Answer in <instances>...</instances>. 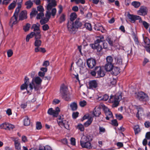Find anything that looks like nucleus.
<instances>
[{
	"label": "nucleus",
	"mask_w": 150,
	"mask_h": 150,
	"mask_svg": "<svg viewBox=\"0 0 150 150\" xmlns=\"http://www.w3.org/2000/svg\"><path fill=\"white\" fill-rule=\"evenodd\" d=\"M74 23V25L77 30L78 28L81 27L82 26V24L79 19H76Z\"/></svg>",
	"instance_id": "nucleus-22"
},
{
	"label": "nucleus",
	"mask_w": 150,
	"mask_h": 150,
	"mask_svg": "<svg viewBox=\"0 0 150 150\" xmlns=\"http://www.w3.org/2000/svg\"><path fill=\"white\" fill-rule=\"evenodd\" d=\"M56 5V4L55 0H53L51 3H49L47 6V10L50 11L53 8V7L55 6Z\"/></svg>",
	"instance_id": "nucleus-18"
},
{
	"label": "nucleus",
	"mask_w": 150,
	"mask_h": 150,
	"mask_svg": "<svg viewBox=\"0 0 150 150\" xmlns=\"http://www.w3.org/2000/svg\"><path fill=\"white\" fill-rule=\"evenodd\" d=\"M135 97L139 101L146 102L149 100L148 95L144 92L140 91L135 93Z\"/></svg>",
	"instance_id": "nucleus-4"
},
{
	"label": "nucleus",
	"mask_w": 150,
	"mask_h": 150,
	"mask_svg": "<svg viewBox=\"0 0 150 150\" xmlns=\"http://www.w3.org/2000/svg\"><path fill=\"white\" fill-rule=\"evenodd\" d=\"M50 11L47 10L45 14L46 18H48L49 20L50 18L51 15H52L53 17H54L57 12L56 9L55 8H53L52 9L51 13L50 12Z\"/></svg>",
	"instance_id": "nucleus-11"
},
{
	"label": "nucleus",
	"mask_w": 150,
	"mask_h": 150,
	"mask_svg": "<svg viewBox=\"0 0 150 150\" xmlns=\"http://www.w3.org/2000/svg\"><path fill=\"white\" fill-rule=\"evenodd\" d=\"M30 27V24L28 23L23 27V29L25 32L29 30Z\"/></svg>",
	"instance_id": "nucleus-50"
},
{
	"label": "nucleus",
	"mask_w": 150,
	"mask_h": 150,
	"mask_svg": "<svg viewBox=\"0 0 150 150\" xmlns=\"http://www.w3.org/2000/svg\"><path fill=\"white\" fill-rule=\"evenodd\" d=\"M33 27L34 28V31H35V33L36 32H40L39 27L36 24H33Z\"/></svg>",
	"instance_id": "nucleus-43"
},
{
	"label": "nucleus",
	"mask_w": 150,
	"mask_h": 150,
	"mask_svg": "<svg viewBox=\"0 0 150 150\" xmlns=\"http://www.w3.org/2000/svg\"><path fill=\"white\" fill-rule=\"evenodd\" d=\"M57 122L59 126H64L66 129H68L69 125L68 124V122L66 120H64L63 115L59 116L58 117Z\"/></svg>",
	"instance_id": "nucleus-6"
},
{
	"label": "nucleus",
	"mask_w": 150,
	"mask_h": 150,
	"mask_svg": "<svg viewBox=\"0 0 150 150\" xmlns=\"http://www.w3.org/2000/svg\"><path fill=\"white\" fill-rule=\"evenodd\" d=\"M138 13L140 15L145 16L147 14L146 8L144 7H141L138 11Z\"/></svg>",
	"instance_id": "nucleus-15"
},
{
	"label": "nucleus",
	"mask_w": 150,
	"mask_h": 150,
	"mask_svg": "<svg viewBox=\"0 0 150 150\" xmlns=\"http://www.w3.org/2000/svg\"><path fill=\"white\" fill-rule=\"evenodd\" d=\"M65 20V15L64 14H62L59 18V22L60 23L64 21Z\"/></svg>",
	"instance_id": "nucleus-40"
},
{
	"label": "nucleus",
	"mask_w": 150,
	"mask_h": 150,
	"mask_svg": "<svg viewBox=\"0 0 150 150\" xmlns=\"http://www.w3.org/2000/svg\"><path fill=\"white\" fill-rule=\"evenodd\" d=\"M77 128L81 131H83L84 129V128L83 125L81 124H79L77 126Z\"/></svg>",
	"instance_id": "nucleus-51"
},
{
	"label": "nucleus",
	"mask_w": 150,
	"mask_h": 150,
	"mask_svg": "<svg viewBox=\"0 0 150 150\" xmlns=\"http://www.w3.org/2000/svg\"><path fill=\"white\" fill-rule=\"evenodd\" d=\"M38 13V11H36V8H33L32 9L31 12L30 14V16L31 18H33L36 16Z\"/></svg>",
	"instance_id": "nucleus-24"
},
{
	"label": "nucleus",
	"mask_w": 150,
	"mask_h": 150,
	"mask_svg": "<svg viewBox=\"0 0 150 150\" xmlns=\"http://www.w3.org/2000/svg\"><path fill=\"white\" fill-rule=\"evenodd\" d=\"M144 41L146 45L148 46L150 44V40L147 37L144 38Z\"/></svg>",
	"instance_id": "nucleus-46"
},
{
	"label": "nucleus",
	"mask_w": 150,
	"mask_h": 150,
	"mask_svg": "<svg viewBox=\"0 0 150 150\" xmlns=\"http://www.w3.org/2000/svg\"><path fill=\"white\" fill-rule=\"evenodd\" d=\"M106 60L107 61L106 64H113V59L111 56H110L107 57L106 58Z\"/></svg>",
	"instance_id": "nucleus-31"
},
{
	"label": "nucleus",
	"mask_w": 150,
	"mask_h": 150,
	"mask_svg": "<svg viewBox=\"0 0 150 150\" xmlns=\"http://www.w3.org/2000/svg\"><path fill=\"white\" fill-rule=\"evenodd\" d=\"M27 18V13L26 11H22L20 13L19 17V19L23 20Z\"/></svg>",
	"instance_id": "nucleus-20"
},
{
	"label": "nucleus",
	"mask_w": 150,
	"mask_h": 150,
	"mask_svg": "<svg viewBox=\"0 0 150 150\" xmlns=\"http://www.w3.org/2000/svg\"><path fill=\"white\" fill-rule=\"evenodd\" d=\"M70 107L72 111H75L77 108V105L75 102H73L70 105Z\"/></svg>",
	"instance_id": "nucleus-26"
},
{
	"label": "nucleus",
	"mask_w": 150,
	"mask_h": 150,
	"mask_svg": "<svg viewBox=\"0 0 150 150\" xmlns=\"http://www.w3.org/2000/svg\"><path fill=\"white\" fill-rule=\"evenodd\" d=\"M94 29L96 30L100 31L102 32L103 27L99 23L96 24L95 25Z\"/></svg>",
	"instance_id": "nucleus-25"
},
{
	"label": "nucleus",
	"mask_w": 150,
	"mask_h": 150,
	"mask_svg": "<svg viewBox=\"0 0 150 150\" xmlns=\"http://www.w3.org/2000/svg\"><path fill=\"white\" fill-rule=\"evenodd\" d=\"M7 129L8 130H11L13 129L14 127V125L8 123Z\"/></svg>",
	"instance_id": "nucleus-54"
},
{
	"label": "nucleus",
	"mask_w": 150,
	"mask_h": 150,
	"mask_svg": "<svg viewBox=\"0 0 150 150\" xmlns=\"http://www.w3.org/2000/svg\"><path fill=\"white\" fill-rule=\"evenodd\" d=\"M14 145L16 149L17 150H21V146L19 141L17 139L14 140Z\"/></svg>",
	"instance_id": "nucleus-21"
},
{
	"label": "nucleus",
	"mask_w": 150,
	"mask_h": 150,
	"mask_svg": "<svg viewBox=\"0 0 150 150\" xmlns=\"http://www.w3.org/2000/svg\"><path fill=\"white\" fill-rule=\"evenodd\" d=\"M132 4L135 8H137L140 6V3L139 2L134 1L132 2Z\"/></svg>",
	"instance_id": "nucleus-37"
},
{
	"label": "nucleus",
	"mask_w": 150,
	"mask_h": 150,
	"mask_svg": "<svg viewBox=\"0 0 150 150\" xmlns=\"http://www.w3.org/2000/svg\"><path fill=\"white\" fill-rule=\"evenodd\" d=\"M117 81L116 79L113 78L110 79V86L111 85H115Z\"/></svg>",
	"instance_id": "nucleus-48"
},
{
	"label": "nucleus",
	"mask_w": 150,
	"mask_h": 150,
	"mask_svg": "<svg viewBox=\"0 0 150 150\" xmlns=\"http://www.w3.org/2000/svg\"><path fill=\"white\" fill-rule=\"evenodd\" d=\"M17 0H14L13 2L11 3L8 7L9 10H11L13 9L16 6V3Z\"/></svg>",
	"instance_id": "nucleus-30"
},
{
	"label": "nucleus",
	"mask_w": 150,
	"mask_h": 150,
	"mask_svg": "<svg viewBox=\"0 0 150 150\" xmlns=\"http://www.w3.org/2000/svg\"><path fill=\"white\" fill-rule=\"evenodd\" d=\"M7 123H5L1 125V128H3L4 129H7Z\"/></svg>",
	"instance_id": "nucleus-63"
},
{
	"label": "nucleus",
	"mask_w": 150,
	"mask_h": 150,
	"mask_svg": "<svg viewBox=\"0 0 150 150\" xmlns=\"http://www.w3.org/2000/svg\"><path fill=\"white\" fill-rule=\"evenodd\" d=\"M101 109L99 107L97 108H95L93 111V114L95 116L98 117L101 114Z\"/></svg>",
	"instance_id": "nucleus-17"
},
{
	"label": "nucleus",
	"mask_w": 150,
	"mask_h": 150,
	"mask_svg": "<svg viewBox=\"0 0 150 150\" xmlns=\"http://www.w3.org/2000/svg\"><path fill=\"white\" fill-rule=\"evenodd\" d=\"M20 9L16 8L13 16L12 17L10 21V23L13 24H16L17 22L18 16Z\"/></svg>",
	"instance_id": "nucleus-8"
},
{
	"label": "nucleus",
	"mask_w": 150,
	"mask_h": 150,
	"mask_svg": "<svg viewBox=\"0 0 150 150\" xmlns=\"http://www.w3.org/2000/svg\"><path fill=\"white\" fill-rule=\"evenodd\" d=\"M109 98L108 96L106 94L104 95L102 98H101V100L104 101H106Z\"/></svg>",
	"instance_id": "nucleus-58"
},
{
	"label": "nucleus",
	"mask_w": 150,
	"mask_h": 150,
	"mask_svg": "<svg viewBox=\"0 0 150 150\" xmlns=\"http://www.w3.org/2000/svg\"><path fill=\"white\" fill-rule=\"evenodd\" d=\"M40 32H36L35 33L34 35L35 40H39L41 37V35L40 34Z\"/></svg>",
	"instance_id": "nucleus-38"
},
{
	"label": "nucleus",
	"mask_w": 150,
	"mask_h": 150,
	"mask_svg": "<svg viewBox=\"0 0 150 150\" xmlns=\"http://www.w3.org/2000/svg\"><path fill=\"white\" fill-rule=\"evenodd\" d=\"M42 41L40 40H35L34 43V45L37 47H39L41 45Z\"/></svg>",
	"instance_id": "nucleus-36"
},
{
	"label": "nucleus",
	"mask_w": 150,
	"mask_h": 150,
	"mask_svg": "<svg viewBox=\"0 0 150 150\" xmlns=\"http://www.w3.org/2000/svg\"><path fill=\"white\" fill-rule=\"evenodd\" d=\"M34 34H35V32H32L30 34L28 35L26 38V41L27 42H28L29 41V39L34 36Z\"/></svg>",
	"instance_id": "nucleus-27"
},
{
	"label": "nucleus",
	"mask_w": 150,
	"mask_h": 150,
	"mask_svg": "<svg viewBox=\"0 0 150 150\" xmlns=\"http://www.w3.org/2000/svg\"><path fill=\"white\" fill-rule=\"evenodd\" d=\"M42 27L43 30L44 31H46L48 30L49 28V25L47 24L43 25Z\"/></svg>",
	"instance_id": "nucleus-52"
},
{
	"label": "nucleus",
	"mask_w": 150,
	"mask_h": 150,
	"mask_svg": "<svg viewBox=\"0 0 150 150\" xmlns=\"http://www.w3.org/2000/svg\"><path fill=\"white\" fill-rule=\"evenodd\" d=\"M44 14L43 13H38V12L36 18L37 19H40L44 17Z\"/></svg>",
	"instance_id": "nucleus-35"
},
{
	"label": "nucleus",
	"mask_w": 150,
	"mask_h": 150,
	"mask_svg": "<svg viewBox=\"0 0 150 150\" xmlns=\"http://www.w3.org/2000/svg\"><path fill=\"white\" fill-rule=\"evenodd\" d=\"M76 64L77 65L81 68H83V66H84L85 63H83L82 60L81 59H79L77 62Z\"/></svg>",
	"instance_id": "nucleus-32"
},
{
	"label": "nucleus",
	"mask_w": 150,
	"mask_h": 150,
	"mask_svg": "<svg viewBox=\"0 0 150 150\" xmlns=\"http://www.w3.org/2000/svg\"><path fill=\"white\" fill-rule=\"evenodd\" d=\"M136 108L137 110V117L139 116V115L142 116L144 114V110L140 106L135 105Z\"/></svg>",
	"instance_id": "nucleus-16"
},
{
	"label": "nucleus",
	"mask_w": 150,
	"mask_h": 150,
	"mask_svg": "<svg viewBox=\"0 0 150 150\" xmlns=\"http://www.w3.org/2000/svg\"><path fill=\"white\" fill-rule=\"evenodd\" d=\"M127 16L128 18L131 21L132 23H134L135 21L137 20L140 19V21L142 20L140 17L138 16L134 15L129 14Z\"/></svg>",
	"instance_id": "nucleus-14"
},
{
	"label": "nucleus",
	"mask_w": 150,
	"mask_h": 150,
	"mask_svg": "<svg viewBox=\"0 0 150 150\" xmlns=\"http://www.w3.org/2000/svg\"><path fill=\"white\" fill-rule=\"evenodd\" d=\"M142 24L144 27L146 29H147L149 26V24L145 21H143L142 22Z\"/></svg>",
	"instance_id": "nucleus-60"
},
{
	"label": "nucleus",
	"mask_w": 150,
	"mask_h": 150,
	"mask_svg": "<svg viewBox=\"0 0 150 150\" xmlns=\"http://www.w3.org/2000/svg\"><path fill=\"white\" fill-rule=\"evenodd\" d=\"M38 11L39 12L43 13L44 11V9L43 7L41 5H39L37 7Z\"/></svg>",
	"instance_id": "nucleus-45"
},
{
	"label": "nucleus",
	"mask_w": 150,
	"mask_h": 150,
	"mask_svg": "<svg viewBox=\"0 0 150 150\" xmlns=\"http://www.w3.org/2000/svg\"><path fill=\"white\" fill-rule=\"evenodd\" d=\"M92 120L91 119H90L87 121L85 122L84 124V125L85 127H87L90 125L92 122Z\"/></svg>",
	"instance_id": "nucleus-49"
},
{
	"label": "nucleus",
	"mask_w": 150,
	"mask_h": 150,
	"mask_svg": "<svg viewBox=\"0 0 150 150\" xmlns=\"http://www.w3.org/2000/svg\"><path fill=\"white\" fill-rule=\"evenodd\" d=\"M86 104V101L84 100L81 101L79 102V105L83 107Z\"/></svg>",
	"instance_id": "nucleus-55"
},
{
	"label": "nucleus",
	"mask_w": 150,
	"mask_h": 150,
	"mask_svg": "<svg viewBox=\"0 0 150 150\" xmlns=\"http://www.w3.org/2000/svg\"><path fill=\"white\" fill-rule=\"evenodd\" d=\"M34 81L37 84H40L42 81V80L39 77H36Z\"/></svg>",
	"instance_id": "nucleus-41"
},
{
	"label": "nucleus",
	"mask_w": 150,
	"mask_h": 150,
	"mask_svg": "<svg viewBox=\"0 0 150 150\" xmlns=\"http://www.w3.org/2000/svg\"><path fill=\"white\" fill-rule=\"evenodd\" d=\"M89 88L92 89L96 88L98 86V81L95 80L90 81L89 82Z\"/></svg>",
	"instance_id": "nucleus-12"
},
{
	"label": "nucleus",
	"mask_w": 150,
	"mask_h": 150,
	"mask_svg": "<svg viewBox=\"0 0 150 150\" xmlns=\"http://www.w3.org/2000/svg\"><path fill=\"white\" fill-rule=\"evenodd\" d=\"M134 129L135 134H138L141 131V129L139 128V127L138 125H137L134 126Z\"/></svg>",
	"instance_id": "nucleus-28"
},
{
	"label": "nucleus",
	"mask_w": 150,
	"mask_h": 150,
	"mask_svg": "<svg viewBox=\"0 0 150 150\" xmlns=\"http://www.w3.org/2000/svg\"><path fill=\"white\" fill-rule=\"evenodd\" d=\"M60 93L63 98L66 100L69 101L71 100L70 95L68 91V88L65 85L62 84L60 89Z\"/></svg>",
	"instance_id": "nucleus-3"
},
{
	"label": "nucleus",
	"mask_w": 150,
	"mask_h": 150,
	"mask_svg": "<svg viewBox=\"0 0 150 150\" xmlns=\"http://www.w3.org/2000/svg\"><path fill=\"white\" fill-rule=\"evenodd\" d=\"M49 20L46 18H42L40 20V22L41 25H44L47 23Z\"/></svg>",
	"instance_id": "nucleus-39"
},
{
	"label": "nucleus",
	"mask_w": 150,
	"mask_h": 150,
	"mask_svg": "<svg viewBox=\"0 0 150 150\" xmlns=\"http://www.w3.org/2000/svg\"><path fill=\"white\" fill-rule=\"evenodd\" d=\"M42 127L41 123L40 122H37L36 125V128L37 129H40Z\"/></svg>",
	"instance_id": "nucleus-53"
},
{
	"label": "nucleus",
	"mask_w": 150,
	"mask_h": 150,
	"mask_svg": "<svg viewBox=\"0 0 150 150\" xmlns=\"http://www.w3.org/2000/svg\"><path fill=\"white\" fill-rule=\"evenodd\" d=\"M111 70V73L113 75H117L120 73L119 68L117 67H113Z\"/></svg>",
	"instance_id": "nucleus-19"
},
{
	"label": "nucleus",
	"mask_w": 150,
	"mask_h": 150,
	"mask_svg": "<svg viewBox=\"0 0 150 150\" xmlns=\"http://www.w3.org/2000/svg\"><path fill=\"white\" fill-rule=\"evenodd\" d=\"M144 125L146 127L148 128L150 127V122L149 121H146L144 123Z\"/></svg>",
	"instance_id": "nucleus-64"
},
{
	"label": "nucleus",
	"mask_w": 150,
	"mask_h": 150,
	"mask_svg": "<svg viewBox=\"0 0 150 150\" xmlns=\"http://www.w3.org/2000/svg\"><path fill=\"white\" fill-rule=\"evenodd\" d=\"M77 17V15L76 13H73L71 14L70 15V21H73Z\"/></svg>",
	"instance_id": "nucleus-33"
},
{
	"label": "nucleus",
	"mask_w": 150,
	"mask_h": 150,
	"mask_svg": "<svg viewBox=\"0 0 150 150\" xmlns=\"http://www.w3.org/2000/svg\"><path fill=\"white\" fill-rule=\"evenodd\" d=\"M113 67V64H106L105 66V69L106 71H110L112 69Z\"/></svg>",
	"instance_id": "nucleus-23"
},
{
	"label": "nucleus",
	"mask_w": 150,
	"mask_h": 150,
	"mask_svg": "<svg viewBox=\"0 0 150 150\" xmlns=\"http://www.w3.org/2000/svg\"><path fill=\"white\" fill-rule=\"evenodd\" d=\"M30 123V120L28 116L25 117V118L24 120V125L25 126H28Z\"/></svg>",
	"instance_id": "nucleus-34"
},
{
	"label": "nucleus",
	"mask_w": 150,
	"mask_h": 150,
	"mask_svg": "<svg viewBox=\"0 0 150 150\" xmlns=\"http://www.w3.org/2000/svg\"><path fill=\"white\" fill-rule=\"evenodd\" d=\"M25 5L26 6V8L27 9L30 8L33 5V3L31 1H26Z\"/></svg>",
	"instance_id": "nucleus-29"
},
{
	"label": "nucleus",
	"mask_w": 150,
	"mask_h": 150,
	"mask_svg": "<svg viewBox=\"0 0 150 150\" xmlns=\"http://www.w3.org/2000/svg\"><path fill=\"white\" fill-rule=\"evenodd\" d=\"M28 85L25 83H23L21 86V90H23L25 89H26L28 93H29V91L27 90Z\"/></svg>",
	"instance_id": "nucleus-42"
},
{
	"label": "nucleus",
	"mask_w": 150,
	"mask_h": 150,
	"mask_svg": "<svg viewBox=\"0 0 150 150\" xmlns=\"http://www.w3.org/2000/svg\"><path fill=\"white\" fill-rule=\"evenodd\" d=\"M106 131V130L104 127H102L99 126V134H102L105 133Z\"/></svg>",
	"instance_id": "nucleus-44"
},
{
	"label": "nucleus",
	"mask_w": 150,
	"mask_h": 150,
	"mask_svg": "<svg viewBox=\"0 0 150 150\" xmlns=\"http://www.w3.org/2000/svg\"><path fill=\"white\" fill-rule=\"evenodd\" d=\"M117 60V64H122V60L120 57H118Z\"/></svg>",
	"instance_id": "nucleus-61"
},
{
	"label": "nucleus",
	"mask_w": 150,
	"mask_h": 150,
	"mask_svg": "<svg viewBox=\"0 0 150 150\" xmlns=\"http://www.w3.org/2000/svg\"><path fill=\"white\" fill-rule=\"evenodd\" d=\"M79 113L77 112H74L72 113V116L74 119H76L78 116Z\"/></svg>",
	"instance_id": "nucleus-56"
},
{
	"label": "nucleus",
	"mask_w": 150,
	"mask_h": 150,
	"mask_svg": "<svg viewBox=\"0 0 150 150\" xmlns=\"http://www.w3.org/2000/svg\"><path fill=\"white\" fill-rule=\"evenodd\" d=\"M104 37L100 36L95 41L94 44H91V47L93 49H96L98 52H100L103 49L102 45L104 44Z\"/></svg>",
	"instance_id": "nucleus-2"
},
{
	"label": "nucleus",
	"mask_w": 150,
	"mask_h": 150,
	"mask_svg": "<svg viewBox=\"0 0 150 150\" xmlns=\"http://www.w3.org/2000/svg\"><path fill=\"white\" fill-rule=\"evenodd\" d=\"M67 29L69 32L73 33L77 30L74 25V22L73 21H69L67 23Z\"/></svg>",
	"instance_id": "nucleus-9"
},
{
	"label": "nucleus",
	"mask_w": 150,
	"mask_h": 150,
	"mask_svg": "<svg viewBox=\"0 0 150 150\" xmlns=\"http://www.w3.org/2000/svg\"><path fill=\"white\" fill-rule=\"evenodd\" d=\"M122 97L120 95H115V96H111L110 99V101L113 103L112 107H116L119 104V102L121 100Z\"/></svg>",
	"instance_id": "nucleus-5"
},
{
	"label": "nucleus",
	"mask_w": 150,
	"mask_h": 150,
	"mask_svg": "<svg viewBox=\"0 0 150 150\" xmlns=\"http://www.w3.org/2000/svg\"><path fill=\"white\" fill-rule=\"evenodd\" d=\"M86 29L91 30H92V27L91 24L89 23H86L84 25Z\"/></svg>",
	"instance_id": "nucleus-47"
},
{
	"label": "nucleus",
	"mask_w": 150,
	"mask_h": 150,
	"mask_svg": "<svg viewBox=\"0 0 150 150\" xmlns=\"http://www.w3.org/2000/svg\"><path fill=\"white\" fill-rule=\"evenodd\" d=\"M60 111L59 108L58 107H57L55 110H53L52 108H50L48 110L47 113L50 115H52L53 117H56L59 115Z\"/></svg>",
	"instance_id": "nucleus-7"
},
{
	"label": "nucleus",
	"mask_w": 150,
	"mask_h": 150,
	"mask_svg": "<svg viewBox=\"0 0 150 150\" xmlns=\"http://www.w3.org/2000/svg\"><path fill=\"white\" fill-rule=\"evenodd\" d=\"M95 70L97 73L98 76L100 77H103L105 75L104 71L102 70L100 67H96L95 68Z\"/></svg>",
	"instance_id": "nucleus-13"
},
{
	"label": "nucleus",
	"mask_w": 150,
	"mask_h": 150,
	"mask_svg": "<svg viewBox=\"0 0 150 150\" xmlns=\"http://www.w3.org/2000/svg\"><path fill=\"white\" fill-rule=\"evenodd\" d=\"M8 56V57H11L13 54V52L11 50H9L7 52Z\"/></svg>",
	"instance_id": "nucleus-62"
},
{
	"label": "nucleus",
	"mask_w": 150,
	"mask_h": 150,
	"mask_svg": "<svg viewBox=\"0 0 150 150\" xmlns=\"http://www.w3.org/2000/svg\"><path fill=\"white\" fill-rule=\"evenodd\" d=\"M86 62L88 67L90 69L93 68L95 66L96 63V60L92 58L88 59Z\"/></svg>",
	"instance_id": "nucleus-10"
},
{
	"label": "nucleus",
	"mask_w": 150,
	"mask_h": 150,
	"mask_svg": "<svg viewBox=\"0 0 150 150\" xmlns=\"http://www.w3.org/2000/svg\"><path fill=\"white\" fill-rule=\"evenodd\" d=\"M93 140L91 136L87 135L83 136L81 137L80 141V144L81 146L83 148L90 149L92 148V146L90 142Z\"/></svg>",
	"instance_id": "nucleus-1"
},
{
	"label": "nucleus",
	"mask_w": 150,
	"mask_h": 150,
	"mask_svg": "<svg viewBox=\"0 0 150 150\" xmlns=\"http://www.w3.org/2000/svg\"><path fill=\"white\" fill-rule=\"evenodd\" d=\"M112 125L117 126L118 125V123L116 120H112Z\"/></svg>",
	"instance_id": "nucleus-59"
},
{
	"label": "nucleus",
	"mask_w": 150,
	"mask_h": 150,
	"mask_svg": "<svg viewBox=\"0 0 150 150\" xmlns=\"http://www.w3.org/2000/svg\"><path fill=\"white\" fill-rule=\"evenodd\" d=\"M108 111L106 112V115L107 116L111 117L112 116V112L110 111L109 109H108Z\"/></svg>",
	"instance_id": "nucleus-57"
}]
</instances>
